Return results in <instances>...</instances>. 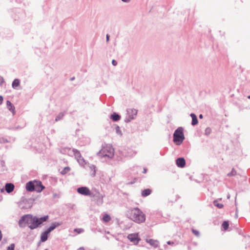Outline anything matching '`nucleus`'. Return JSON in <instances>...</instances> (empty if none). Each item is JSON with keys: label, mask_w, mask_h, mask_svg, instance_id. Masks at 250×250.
I'll return each instance as SVG.
<instances>
[{"label": "nucleus", "mask_w": 250, "mask_h": 250, "mask_svg": "<svg viewBox=\"0 0 250 250\" xmlns=\"http://www.w3.org/2000/svg\"><path fill=\"white\" fill-rule=\"evenodd\" d=\"M48 218V216H45L38 218L28 214L23 216L20 221V223L21 224L22 222H25L28 225L29 228L33 229L37 228L40 225L46 221Z\"/></svg>", "instance_id": "nucleus-1"}, {"label": "nucleus", "mask_w": 250, "mask_h": 250, "mask_svg": "<svg viewBox=\"0 0 250 250\" xmlns=\"http://www.w3.org/2000/svg\"><path fill=\"white\" fill-rule=\"evenodd\" d=\"M128 217L129 219L137 223L145 222L146 216L138 208L130 209L128 212Z\"/></svg>", "instance_id": "nucleus-2"}, {"label": "nucleus", "mask_w": 250, "mask_h": 250, "mask_svg": "<svg viewBox=\"0 0 250 250\" xmlns=\"http://www.w3.org/2000/svg\"><path fill=\"white\" fill-rule=\"evenodd\" d=\"M183 131V128L179 127L173 134V142L177 145H181L185 139Z\"/></svg>", "instance_id": "nucleus-3"}, {"label": "nucleus", "mask_w": 250, "mask_h": 250, "mask_svg": "<svg viewBox=\"0 0 250 250\" xmlns=\"http://www.w3.org/2000/svg\"><path fill=\"white\" fill-rule=\"evenodd\" d=\"M99 153L103 156L112 157L114 155V149L110 145H106L100 150Z\"/></svg>", "instance_id": "nucleus-4"}, {"label": "nucleus", "mask_w": 250, "mask_h": 250, "mask_svg": "<svg viewBox=\"0 0 250 250\" xmlns=\"http://www.w3.org/2000/svg\"><path fill=\"white\" fill-rule=\"evenodd\" d=\"M56 226H50L46 231H45L41 235V241L42 242H44L47 240L48 238V234L53 229H55Z\"/></svg>", "instance_id": "nucleus-5"}, {"label": "nucleus", "mask_w": 250, "mask_h": 250, "mask_svg": "<svg viewBox=\"0 0 250 250\" xmlns=\"http://www.w3.org/2000/svg\"><path fill=\"white\" fill-rule=\"evenodd\" d=\"M77 192L82 195L88 196L91 195L89 189L85 187H82L77 189Z\"/></svg>", "instance_id": "nucleus-6"}, {"label": "nucleus", "mask_w": 250, "mask_h": 250, "mask_svg": "<svg viewBox=\"0 0 250 250\" xmlns=\"http://www.w3.org/2000/svg\"><path fill=\"white\" fill-rule=\"evenodd\" d=\"M45 187L42 185V182L40 181L35 180V190L37 192H41Z\"/></svg>", "instance_id": "nucleus-7"}, {"label": "nucleus", "mask_w": 250, "mask_h": 250, "mask_svg": "<svg viewBox=\"0 0 250 250\" xmlns=\"http://www.w3.org/2000/svg\"><path fill=\"white\" fill-rule=\"evenodd\" d=\"M127 238L135 244H137L140 240L137 234H130L127 236Z\"/></svg>", "instance_id": "nucleus-8"}, {"label": "nucleus", "mask_w": 250, "mask_h": 250, "mask_svg": "<svg viewBox=\"0 0 250 250\" xmlns=\"http://www.w3.org/2000/svg\"><path fill=\"white\" fill-rule=\"evenodd\" d=\"M26 189L27 191L31 192L35 190V180L29 181L26 183L25 186Z\"/></svg>", "instance_id": "nucleus-9"}, {"label": "nucleus", "mask_w": 250, "mask_h": 250, "mask_svg": "<svg viewBox=\"0 0 250 250\" xmlns=\"http://www.w3.org/2000/svg\"><path fill=\"white\" fill-rule=\"evenodd\" d=\"M146 242L149 243L151 246L153 247L154 248H157L159 246V241L156 240H154L152 239H146Z\"/></svg>", "instance_id": "nucleus-10"}, {"label": "nucleus", "mask_w": 250, "mask_h": 250, "mask_svg": "<svg viewBox=\"0 0 250 250\" xmlns=\"http://www.w3.org/2000/svg\"><path fill=\"white\" fill-rule=\"evenodd\" d=\"M186 162L183 158H179L176 160V165L178 167H184L185 166Z\"/></svg>", "instance_id": "nucleus-11"}, {"label": "nucleus", "mask_w": 250, "mask_h": 250, "mask_svg": "<svg viewBox=\"0 0 250 250\" xmlns=\"http://www.w3.org/2000/svg\"><path fill=\"white\" fill-rule=\"evenodd\" d=\"M14 185L11 183H7L5 185V190L8 193H10L13 191Z\"/></svg>", "instance_id": "nucleus-12"}, {"label": "nucleus", "mask_w": 250, "mask_h": 250, "mask_svg": "<svg viewBox=\"0 0 250 250\" xmlns=\"http://www.w3.org/2000/svg\"><path fill=\"white\" fill-rule=\"evenodd\" d=\"M6 105L9 110H10L13 114H14L15 113V107L12 104L10 101H7L6 102Z\"/></svg>", "instance_id": "nucleus-13"}, {"label": "nucleus", "mask_w": 250, "mask_h": 250, "mask_svg": "<svg viewBox=\"0 0 250 250\" xmlns=\"http://www.w3.org/2000/svg\"><path fill=\"white\" fill-rule=\"evenodd\" d=\"M151 192H152V191L150 189L147 188V189L143 190L142 191L141 194L143 197H146V196L150 195L151 194Z\"/></svg>", "instance_id": "nucleus-14"}, {"label": "nucleus", "mask_w": 250, "mask_h": 250, "mask_svg": "<svg viewBox=\"0 0 250 250\" xmlns=\"http://www.w3.org/2000/svg\"><path fill=\"white\" fill-rule=\"evenodd\" d=\"M111 219L110 216L107 214H105L102 217V220L104 222H109Z\"/></svg>", "instance_id": "nucleus-15"}, {"label": "nucleus", "mask_w": 250, "mask_h": 250, "mask_svg": "<svg viewBox=\"0 0 250 250\" xmlns=\"http://www.w3.org/2000/svg\"><path fill=\"white\" fill-rule=\"evenodd\" d=\"M190 116L192 117V125H197L198 124V120L196 116L193 113H191Z\"/></svg>", "instance_id": "nucleus-16"}, {"label": "nucleus", "mask_w": 250, "mask_h": 250, "mask_svg": "<svg viewBox=\"0 0 250 250\" xmlns=\"http://www.w3.org/2000/svg\"><path fill=\"white\" fill-rule=\"evenodd\" d=\"M120 116H119L116 113H114L111 115V119L114 121H118L120 119Z\"/></svg>", "instance_id": "nucleus-17"}, {"label": "nucleus", "mask_w": 250, "mask_h": 250, "mask_svg": "<svg viewBox=\"0 0 250 250\" xmlns=\"http://www.w3.org/2000/svg\"><path fill=\"white\" fill-rule=\"evenodd\" d=\"M20 85V81L19 80L16 79H15L12 83V87L14 88H16Z\"/></svg>", "instance_id": "nucleus-18"}, {"label": "nucleus", "mask_w": 250, "mask_h": 250, "mask_svg": "<svg viewBox=\"0 0 250 250\" xmlns=\"http://www.w3.org/2000/svg\"><path fill=\"white\" fill-rule=\"evenodd\" d=\"M214 205L219 208H222L224 205L222 203H219L218 200H215L213 202Z\"/></svg>", "instance_id": "nucleus-19"}, {"label": "nucleus", "mask_w": 250, "mask_h": 250, "mask_svg": "<svg viewBox=\"0 0 250 250\" xmlns=\"http://www.w3.org/2000/svg\"><path fill=\"white\" fill-rule=\"evenodd\" d=\"M73 151L75 157L77 158L81 157V155L79 151L77 149H73Z\"/></svg>", "instance_id": "nucleus-20"}, {"label": "nucleus", "mask_w": 250, "mask_h": 250, "mask_svg": "<svg viewBox=\"0 0 250 250\" xmlns=\"http://www.w3.org/2000/svg\"><path fill=\"white\" fill-rule=\"evenodd\" d=\"M229 226V224L228 221H224L222 224V227L225 230L228 229Z\"/></svg>", "instance_id": "nucleus-21"}, {"label": "nucleus", "mask_w": 250, "mask_h": 250, "mask_svg": "<svg viewBox=\"0 0 250 250\" xmlns=\"http://www.w3.org/2000/svg\"><path fill=\"white\" fill-rule=\"evenodd\" d=\"M236 174V171L234 169V168H232L231 171L230 173L228 174V176H234Z\"/></svg>", "instance_id": "nucleus-22"}, {"label": "nucleus", "mask_w": 250, "mask_h": 250, "mask_svg": "<svg viewBox=\"0 0 250 250\" xmlns=\"http://www.w3.org/2000/svg\"><path fill=\"white\" fill-rule=\"evenodd\" d=\"M70 168L69 167H65L64 169L61 171V173L62 174H65L66 172L70 170Z\"/></svg>", "instance_id": "nucleus-23"}, {"label": "nucleus", "mask_w": 250, "mask_h": 250, "mask_svg": "<svg viewBox=\"0 0 250 250\" xmlns=\"http://www.w3.org/2000/svg\"><path fill=\"white\" fill-rule=\"evenodd\" d=\"M74 231L77 232V234H80L81 233L83 232L84 231V230L82 229H74Z\"/></svg>", "instance_id": "nucleus-24"}, {"label": "nucleus", "mask_w": 250, "mask_h": 250, "mask_svg": "<svg viewBox=\"0 0 250 250\" xmlns=\"http://www.w3.org/2000/svg\"><path fill=\"white\" fill-rule=\"evenodd\" d=\"M192 232L194 233V234L195 235H196V236H199V235H200V232L199 231L196 230V229H192Z\"/></svg>", "instance_id": "nucleus-25"}, {"label": "nucleus", "mask_w": 250, "mask_h": 250, "mask_svg": "<svg viewBox=\"0 0 250 250\" xmlns=\"http://www.w3.org/2000/svg\"><path fill=\"white\" fill-rule=\"evenodd\" d=\"M15 245L14 244H11L8 248L7 250H14Z\"/></svg>", "instance_id": "nucleus-26"}, {"label": "nucleus", "mask_w": 250, "mask_h": 250, "mask_svg": "<svg viewBox=\"0 0 250 250\" xmlns=\"http://www.w3.org/2000/svg\"><path fill=\"white\" fill-rule=\"evenodd\" d=\"M131 112L133 114H134L135 115H136L137 113V111L136 110V109H129L128 110H127V112Z\"/></svg>", "instance_id": "nucleus-27"}, {"label": "nucleus", "mask_w": 250, "mask_h": 250, "mask_svg": "<svg viewBox=\"0 0 250 250\" xmlns=\"http://www.w3.org/2000/svg\"><path fill=\"white\" fill-rule=\"evenodd\" d=\"M112 64L113 65L115 66V65H117V62L115 60H113L112 61Z\"/></svg>", "instance_id": "nucleus-28"}, {"label": "nucleus", "mask_w": 250, "mask_h": 250, "mask_svg": "<svg viewBox=\"0 0 250 250\" xmlns=\"http://www.w3.org/2000/svg\"><path fill=\"white\" fill-rule=\"evenodd\" d=\"M3 102V97L1 96H0V104H1Z\"/></svg>", "instance_id": "nucleus-29"}, {"label": "nucleus", "mask_w": 250, "mask_h": 250, "mask_svg": "<svg viewBox=\"0 0 250 250\" xmlns=\"http://www.w3.org/2000/svg\"><path fill=\"white\" fill-rule=\"evenodd\" d=\"M109 39V36L108 35H106V41H107V42L108 41Z\"/></svg>", "instance_id": "nucleus-30"}, {"label": "nucleus", "mask_w": 250, "mask_h": 250, "mask_svg": "<svg viewBox=\"0 0 250 250\" xmlns=\"http://www.w3.org/2000/svg\"><path fill=\"white\" fill-rule=\"evenodd\" d=\"M167 244H168V245H170L171 244H174V243L173 242H171L170 241H167Z\"/></svg>", "instance_id": "nucleus-31"}, {"label": "nucleus", "mask_w": 250, "mask_h": 250, "mask_svg": "<svg viewBox=\"0 0 250 250\" xmlns=\"http://www.w3.org/2000/svg\"><path fill=\"white\" fill-rule=\"evenodd\" d=\"M77 250H84V249L83 248L81 247L79 248Z\"/></svg>", "instance_id": "nucleus-32"}, {"label": "nucleus", "mask_w": 250, "mask_h": 250, "mask_svg": "<svg viewBox=\"0 0 250 250\" xmlns=\"http://www.w3.org/2000/svg\"><path fill=\"white\" fill-rule=\"evenodd\" d=\"M199 118H201V119L203 118V115L202 114H200L199 115Z\"/></svg>", "instance_id": "nucleus-33"}, {"label": "nucleus", "mask_w": 250, "mask_h": 250, "mask_svg": "<svg viewBox=\"0 0 250 250\" xmlns=\"http://www.w3.org/2000/svg\"><path fill=\"white\" fill-rule=\"evenodd\" d=\"M122 0L124 1V2H127V1H128V0Z\"/></svg>", "instance_id": "nucleus-34"}, {"label": "nucleus", "mask_w": 250, "mask_h": 250, "mask_svg": "<svg viewBox=\"0 0 250 250\" xmlns=\"http://www.w3.org/2000/svg\"><path fill=\"white\" fill-rule=\"evenodd\" d=\"M59 119V117H57V118H56V121H58Z\"/></svg>", "instance_id": "nucleus-35"}, {"label": "nucleus", "mask_w": 250, "mask_h": 250, "mask_svg": "<svg viewBox=\"0 0 250 250\" xmlns=\"http://www.w3.org/2000/svg\"><path fill=\"white\" fill-rule=\"evenodd\" d=\"M249 99H250V96H249L248 97Z\"/></svg>", "instance_id": "nucleus-36"}, {"label": "nucleus", "mask_w": 250, "mask_h": 250, "mask_svg": "<svg viewBox=\"0 0 250 250\" xmlns=\"http://www.w3.org/2000/svg\"><path fill=\"white\" fill-rule=\"evenodd\" d=\"M144 171H145V172H146V170L144 169Z\"/></svg>", "instance_id": "nucleus-37"}]
</instances>
